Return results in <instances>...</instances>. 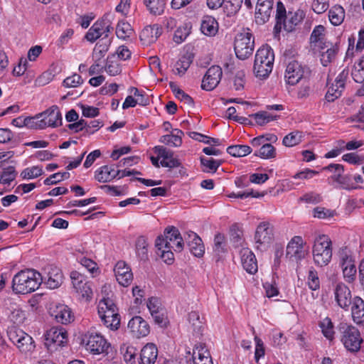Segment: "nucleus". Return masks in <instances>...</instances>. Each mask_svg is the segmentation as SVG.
Masks as SVG:
<instances>
[{"label":"nucleus","mask_w":364,"mask_h":364,"mask_svg":"<svg viewBox=\"0 0 364 364\" xmlns=\"http://www.w3.org/2000/svg\"><path fill=\"white\" fill-rule=\"evenodd\" d=\"M156 254L164 262L172 264L174 261L173 251L183 250L184 242L179 230L173 227H168L164 234L157 237L155 241Z\"/></svg>","instance_id":"1"},{"label":"nucleus","mask_w":364,"mask_h":364,"mask_svg":"<svg viewBox=\"0 0 364 364\" xmlns=\"http://www.w3.org/2000/svg\"><path fill=\"white\" fill-rule=\"evenodd\" d=\"M43 283L41 273L32 269L21 270L14 275L12 289L16 294H28L38 289Z\"/></svg>","instance_id":"2"},{"label":"nucleus","mask_w":364,"mask_h":364,"mask_svg":"<svg viewBox=\"0 0 364 364\" xmlns=\"http://www.w3.org/2000/svg\"><path fill=\"white\" fill-rule=\"evenodd\" d=\"M274 61L273 50L269 46H263L256 52L253 65L255 75L265 79L272 73Z\"/></svg>","instance_id":"3"},{"label":"nucleus","mask_w":364,"mask_h":364,"mask_svg":"<svg viewBox=\"0 0 364 364\" xmlns=\"http://www.w3.org/2000/svg\"><path fill=\"white\" fill-rule=\"evenodd\" d=\"M313 261L316 266L323 267L327 266L333 256L332 241L326 235H318L312 247Z\"/></svg>","instance_id":"4"},{"label":"nucleus","mask_w":364,"mask_h":364,"mask_svg":"<svg viewBox=\"0 0 364 364\" xmlns=\"http://www.w3.org/2000/svg\"><path fill=\"white\" fill-rule=\"evenodd\" d=\"M305 14L301 9H296V11H289L286 14V10L284 5L279 2L277 8V23L275 25V29L281 30L282 28L287 32L291 31L294 26L298 25L303 18Z\"/></svg>","instance_id":"5"},{"label":"nucleus","mask_w":364,"mask_h":364,"mask_svg":"<svg viewBox=\"0 0 364 364\" xmlns=\"http://www.w3.org/2000/svg\"><path fill=\"white\" fill-rule=\"evenodd\" d=\"M72 286L75 297L82 302H89L93 296L91 283L85 277L77 271L70 273Z\"/></svg>","instance_id":"6"},{"label":"nucleus","mask_w":364,"mask_h":364,"mask_svg":"<svg viewBox=\"0 0 364 364\" xmlns=\"http://www.w3.org/2000/svg\"><path fill=\"white\" fill-rule=\"evenodd\" d=\"M339 330L341 333V340L345 348L349 351H358L363 342L358 329L351 325L341 323Z\"/></svg>","instance_id":"7"},{"label":"nucleus","mask_w":364,"mask_h":364,"mask_svg":"<svg viewBox=\"0 0 364 364\" xmlns=\"http://www.w3.org/2000/svg\"><path fill=\"white\" fill-rule=\"evenodd\" d=\"M307 254L306 242L302 237L294 236L287 243L285 257L289 261L299 263Z\"/></svg>","instance_id":"8"},{"label":"nucleus","mask_w":364,"mask_h":364,"mask_svg":"<svg viewBox=\"0 0 364 364\" xmlns=\"http://www.w3.org/2000/svg\"><path fill=\"white\" fill-rule=\"evenodd\" d=\"M339 264L342 269L343 277L348 282H353L355 279L357 272L355 258L353 252L348 248L339 250Z\"/></svg>","instance_id":"9"},{"label":"nucleus","mask_w":364,"mask_h":364,"mask_svg":"<svg viewBox=\"0 0 364 364\" xmlns=\"http://www.w3.org/2000/svg\"><path fill=\"white\" fill-rule=\"evenodd\" d=\"M154 152L156 156H151L150 159L152 164L156 167L177 168L181 163L173 156L172 151L168 150L163 146H156L154 148Z\"/></svg>","instance_id":"10"},{"label":"nucleus","mask_w":364,"mask_h":364,"mask_svg":"<svg viewBox=\"0 0 364 364\" xmlns=\"http://www.w3.org/2000/svg\"><path fill=\"white\" fill-rule=\"evenodd\" d=\"M86 350L92 355L107 354L111 344L98 332H90L86 336Z\"/></svg>","instance_id":"11"},{"label":"nucleus","mask_w":364,"mask_h":364,"mask_svg":"<svg viewBox=\"0 0 364 364\" xmlns=\"http://www.w3.org/2000/svg\"><path fill=\"white\" fill-rule=\"evenodd\" d=\"M44 338L45 346L48 350L53 351L68 343V333L63 328L53 327L46 332Z\"/></svg>","instance_id":"12"},{"label":"nucleus","mask_w":364,"mask_h":364,"mask_svg":"<svg viewBox=\"0 0 364 364\" xmlns=\"http://www.w3.org/2000/svg\"><path fill=\"white\" fill-rule=\"evenodd\" d=\"M235 52L236 56L242 60L247 58L254 49V40L249 32L241 33L237 35L235 44Z\"/></svg>","instance_id":"13"},{"label":"nucleus","mask_w":364,"mask_h":364,"mask_svg":"<svg viewBox=\"0 0 364 364\" xmlns=\"http://www.w3.org/2000/svg\"><path fill=\"white\" fill-rule=\"evenodd\" d=\"M309 69L296 60L290 61L285 70L284 79L287 84L295 85L306 79Z\"/></svg>","instance_id":"14"},{"label":"nucleus","mask_w":364,"mask_h":364,"mask_svg":"<svg viewBox=\"0 0 364 364\" xmlns=\"http://www.w3.org/2000/svg\"><path fill=\"white\" fill-rule=\"evenodd\" d=\"M49 314L56 322L62 324H68L75 319V316L71 309L61 303L50 304Z\"/></svg>","instance_id":"15"},{"label":"nucleus","mask_w":364,"mask_h":364,"mask_svg":"<svg viewBox=\"0 0 364 364\" xmlns=\"http://www.w3.org/2000/svg\"><path fill=\"white\" fill-rule=\"evenodd\" d=\"M273 233L270 224L267 222L260 223L255 231V242L256 248L263 250L268 247L272 240Z\"/></svg>","instance_id":"16"},{"label":"nucleus","mask_w":364,"mask_h":364,"mask_svg":"<svg viewBox=\"0 0 364 364\" xmlns=\"http://www.w3.org/2000/svg\"><path fill=\"white\" fill-rule=\"evenodd\" d=\"M38 117H41V128L50 127H57L62 124V116L59 108L56 105H53L46 111L38 114Z\"/></svg>","instance_id":"17"},{"label":"nucleus","mask_w":364,"mask_h":364,"mask_svg":"<svg viewBox=\"0 0 364 364\" xmlns=\"http://www.w3.org/2000/svg\"><path fill=\"white\" fill-rule=\"evenodd\" d=\"M112 30V27L109 21L106 20L97 21L88 30L85 35V38L91 42H95L102 36H105L102 38H109L108 34Z\"/></svg>","instance_id":"18"},{"label":"nucleus","mask_w":364,"mask_h":364,"mask_svg":"<svg viewBox=\"0 0 364 364\" xmlns=\"http://www.w3.org/2000/svg\"><path fill=\"white\" fill-rule=\"evenodd\" d=\"M127 328L129 333L136 338L146 337L150 332L149 323L139 316H135L129 321Z\"/></svg>","instance_id":"19"},{"label":"nucleus","mask_w":364,"mask_h":364,"mask_svg":"<svg viewBox=\"0 0 364 364\" xmlns=\"http://www.w3.org/2000/svg\"><path fill=\"white\" fill-rule=\"evenodd\" d=\"M333 294L338 306L344 311H348L353 301L349 288L343 283H338L333 290Z\"/></svg>","instance_id":"20"},{"label":"nucleus","mask_w":364,"mask_h":364,"mask_svg":"<svg viewBox=\"0 0 364 364\" xmlns=\"http://www.w3.org/2000/svg\"><path fill=\"white\" fill-rule=\"evenodd\" d=\"M222 75L223 71L220 66L210 67L203 77L201 87L208 91L213 90L219 84Z\"/></svg>","instance_id":"21"},{"label":"nucleus","mask_w":364,"mask_h":364,"mask_svg":"<svg viewBox=\"0 0 364 364\" xmlns=\"http://www.w3.org/2000/svg\"><path fill=\"white\" fill-rule=\"evenodd\" d=\"M274 0H257L255 11V21L263 24L269 21L273 10Z\"/></svg>","instance_id":"22"},{"label":"nucleus","mask_w":364,"mask_h":364,"mask_svg":"<svg viewBox=\"0 0 364 364\" xmlns=\"http://www.w3.org/2000/svg\"><path fill=\"white\" fill-rule=\"evenodd\" d=\"M114 272L116 279L120 285L128 287L132 283L133 274L130 267L124 261L117 262Z\"/></svg>","instance_id":"23"},{"label":"nucleus","mask_w":364,"mask_h":364,"mask_svg":"<svg viewBox=\"0 0 364 364\" xmlns=\"http://www.w3.org/2000/svg\"><path fill=\"white\" fill-rule=\"evenodd\" d=\"M241 263L244 269L250 274L257 272L258 266L255 255L249 248H242L240 250Z\"/></svg>","instance_id":"24"},{"label":"nucleus","mask_w":364,"mask_h":364,"mask_svg":"<svg viewBox=\"0 0 364 364\" xmlns=\"http://www.w3.org/2000/svg\"><path fill=\"white\" fill-rule=\"evenodd\" d=\"M49 289H54L60 286L63 282V274L57 267L50 266L47 269L46 276L43 277V282Z\"/></svg>","instance_id":"25"},{"label":"nucleus","mask_w":364,"mask_h":364,"mask_svg":"<svg viewBox=\"0 0 364 364\" xmlns=\"http://www.w3.org/2000/svg\"><path fill=\"white\" fill-rule=\"evenodd\" d=\"M119 173L114 165H105L95 171V178L100 183H107L116 178Z\"/></svg>","instance_id":"26"},{"label":"nucleus","mask_w":364,"mask_h":364,"mask_svg":"<svg viewBox=\"0 0 364 364\" xmlns=\"http://www.w3.org/2000/svg\"><path fill=\"white\" fill-rule=\"evenodd\" d=\"M161 34V28L154 24L145 27L140 33V40L145 46H149L156 42Z\"/></svg>","instance_id":"27"},{"label":"nucleus","mask_w":364,"mask_h":364,"mask_svg":"<svg viewBox=\"0 0 364 364\" xmlns=\"http://www.w3.org/2000/svg\"><path fill=\"white\" fill-rule=\"evenodd\" d=\"M158 357V348L153 343H146L141 350L140 359L142 364H154Z\"/></svg>","instance_id":"28"},{"label":"nucleus","mask_w":364,"mask_h":364,"mask_svg":"<svg viewBox=\"0 0 364 364\" xmlns=\"http://www.w3.org/2000/svg\"><path fill=\"white\" fill-rule=\"evenodd\" d=\"M325 37V27L318 25L316 26L311 35V43L314 49L323 50L326 47H328L326 43L324 42Z\"/></svg>","instance_id":"29"},{"label":"nucleus","mask_w":364,"mask_h":364,"mask_svg":"<svg viewBox=\"0 0 364 364\" xmlns=\"http://www.w3.org/2000/svg\"><path fill=\"white\" fill-rule=\"evenodd\" d=\"M193 361L195 364H213L210 353L205 344L196 345L193 350Z\"/></svg>","instance_id":"30"},{"label":"nucleus","mask_w":364,"mask_h":364,"mask_svg":"<svg viewBox=\"0 0 364 364\" xmlns=\"http://www.w3.org/2000/svg\"><path fill=\"white\" fill-rule=\"evenodd\" d=\"M351 315L357 324L364 322V301L359 296H355L351 301Z\"/></svg>","instance_id":"31"},{"label":"nucleus","mask_w":364,"mask_h":364,"mask_svg":"<svg viewBox=\"0 0 364 364\" xmlns=\"http://www.w3.org/2000/svg\"><path fill=\"white\" fill-rule=\"evenodd\" d=\"M218 23L214 17L211 16L203 17L200 23V31L204 35L215 36L218 31Z\"/></svg>","instance_id":"32"},{"label":"nucleus","mask_w":364,"mask_h":364,"mask_svg":"<svg viewBox=\"0 0 364 364\" xmlns=\"http://www.w3.org/2000/svg\"><path fill=\"white\" fill-rule=\"evenodd\" d=\"M188 328L196 335L201 334L205 327L203 318H200L198 311H191L188 315Z\"/></svg>","instance_id":"33"},{"label":"nucleus","mask_w":364,"mask_h":364,"mask_svg":"<svg viewBox=\"0 0 364 364\" xmlns=\"http://www.w3.org/2000/svg\"><path fill=\"white\" fill-rule=\"evenodd\" d=\"M188 244L190 251L196 257H200L205 252V247L200 237L195 232H191L188 234Z\"/></svg>","instance_id":"34"},{"label":"nucleus","mask_w":364,"mask_h":364,"mask_svg":"<svg viewBox=\"0 0 364 364\" xmlns=\"http://www.w3.org/2000/svg\"><path fill=\"white\" fill-rule=\"evenodd\" d=\"M111 44L110 38H102L95 46L92 51V60L101 62L109 50Z\"/></svg>","instance_id":"35"},{"label":"nucleus","mask_w":364,"mask_h":364,"mask_svg":"<svg viewBox=\"0 0 364 364\" xmlns=\"http://www.w3.org/2000/svg\"><path fill=\"white\" fill-rule=\"evenodd\" d=\"M183 132L178 129L172 130L171 134L161 136L159 141L169 146L178 147L182 144Z\"/></svg>","instance_id":"36"},{"label":"nucleus","mask_w":364,"mask_h":364,"mask_svg":"<svg viewBox=\"0 0 364 364\" xmlns=\"http://www.w3.org/2000/svg\"><path fill=\"white\" fill-rule=\"evenodd\" d=\"M353 79L358 83L364 82V56L358 60L355 63L351 72ZM360 95H364V84L359 90Z\"/></svg>","instance_id":"37"},{"label":"nucleus","mask_w":364,"mask_h":364,"mask_svg":"<svg viewBox=\"0 0 364 364\" xmlns=\"http://www.w3.org/2000/svg\"><path fill=\"white\" fill-rule=\"evenodd\" d=\"M83 250L80 249H76L75 251V255L77 257V260L80 263L82 266H83L85 269H87L92 274H96L99 272V268L97 264L93 260L87 258L83 256Z\"/></svg>","instance_id":"38"},{"label":"nucleus","mask_w":364,"mask_h":364,"mask_svg":"<svg viewBox=\"0 0 364 364\" xmlns=\"http://www.w3.org/2000/svg\"><path fill=\"white\" fill-rule=\"evenodd\" d=\"M328 18L333 26L341 25L345 18L344 9L339 5L332 6L328 11Z\"/></svg>","instance_id":"39"},{"label":"nucleus","mask_w":364,"mask_h":364,"mask_svg":"<svg viewBox=\"0 0 364 364\" xmlns=\"http://www.w3.org/2000/svg\"><path fill=\"white\" fill-rule=\"evenodd\" d=\"M304 137V132L294 130L283 138L282 144L287 147H293L299 144L303 141Z\"/></svg>","instance_id":"40"},{"label":"nucleus","mask_w":364,"mask_h":364,"mask_svg":"<svg viewBox=\"0 0 364 364\" xmlns=\"http://www.w3.org/2000/svg\"><path fill=\"white\" fill-rule=\"evenodd\" d=\"M321 331L324 337L328 341H333L335 336L334 326L331 319L328 317H325L321 319L318 324Z\"/></svg>","instance_id":"41"},{"label":"nucleus","mask_w":364,"mask_h":364,"mask_svg":"<svg viewBox=\"0 0 364 364\" xmlns=\"http://www.w3.org/2000/svg\"><path fill=\"white\" fill-rule=\"evenodd\" d=\"M7 336L9 341L15 344L19 342L23 338L30 336L29 334L26 333L23 330L21 329L16 325H11L7 328Z\"/></svg>","instance_id":"42"},{"label":"nucleus","mask_w":364,"mask_h":364,"mask_svg":"<svg viewBox=\"0 0 364 364\" xmlns=\"http://www.w3.org/2000/svg\"><path fill=\"white\" fill-rule=\"evenodd\" d=\"M120 352L124 360L128 364H136V349L129 343H123L120 346Z\"/></svg>","instance_id":"43"},{"label":"nucleus","mask_w":364,"mask_h":364,"mask_svg":"<svg viewBox=\"0 0 364 364\" xmlns=\"http://www.w3.org/2000/svg\"><path fill=\"white\" fill-rule=\"evenodd\" d=\"M134 34L132 26L127 21H120L116 28L117 36L122 40L129 38Z\"/></svg>","instance_id":"44"},{"label":"nucleus","mask_w":364,"mask_h":364,"mask_svg":"<svg viewBox=\"0 0 364 364\" xmlns=\"http://www.w3.org/2000/svg\"><path fill=\"white\" fill-rule=\"evenodd\" d=\"M192 63L191 55H183L179 60L175 63L173 73L178 75H183L187 71Z\"/></svg>","instance_id":"45"},{"label":"nucleus","mask_w":364,"mask_h":364,"mask_svg":"<svg viewBox=\"0 0 364 364\" xmlns=\"http://www.w3.org/2000/svg\"><path fill=\"white\" fill-rule=\"evenodd\" d=\"M143 2L151 14L161 15L164 11V0H143Z\"/></svg>","instance_id":"46"},{"label":"nucleus","mask_w":364,"mask_h":364,"mask_svg":"<svg viewBox=\"0 0 364 364\" xmlns=\"http://www.w3.org/2000/svg\"><path fill=\"white\" fill-rule=\"evenodd\" d=\"M243 0H224L223 4V11L227 16L235 15L240 10Z\"/></svg>","instance_id":"47"},{"label":"nucleus","mask_w":364,"mask_h":364,"mask_svg":"<svg viewBox=\"0 0 364 364\" xmlns=\"http://www.w3.org/2000/svg\"><path fill=\"white\" fill-rule=\"evenodd\" d=\"M227 152L234 157H243L252 152V149L247 145H233L227 149Z\"/></svg>","instance_id":"48"},{"label":"nucleus","mask_w":364,"mask_h":364,"mask_svg":"<svg viewBox=\"0 0 364 364\" xmlns=\"http://www.w3.org/2000/svg\"><path fill=\"white\" fill-rule=\"evenodd\" d=\"M14 345L23 353H32L36 348L35 342L31 336L23 338Z\"/></svg>","instance_id":"49"},{"label":"nucleus","mask_w":364,"mask_h":364,"mask_svg":"<svg viewBox=\"0 0 364 364\" xmlns=\"http://www.w3.org/2000/svg\"><path fill=\"white\" fill-rule=\"evenodd\" d=\"M14 345L23 353H32L36 348L35 342L31 336L23 338Z\"/></svg>","instance_id":"50"},{"label":"nucleus","mask_w":364,"mask_h":364,"mask_svg":"<svg viewBox=\"0 0 364 364\" xmlns=\"http://www.w3.org/2000/svg\"><path fill=\"white\" fill-rule=\"evenodd\" d=\"M255 155L263 159H273L276 156V150L271 144L266 143L255 151Z\"/></svg>","instance_id":"51"},{"label":"nucleus","mask_w":364,"mask_h":364,"mask_svg":"<svg viewBox=\"0 0 364 364\" xmlns=\"http://www.w3.org/2000/svg\"><path fill=\"white\" fill-rule=\"evenodd\" d=\"M326 51L322 52V50H319L321 53V62L323 66H327L336 58L338 53V48L335 46H331L328 48L326 47Z\"/></svg>","instance_id":"52"},{"label":"nucleus","mask_w":364,"mask_h":364,"mask_svg":"<svg viewBox=\"0 0 364 364\" xmlns=\"http://www.w3.org/2000/svg\"><path fill=\"white\" fill-rule=\"evenodd\" d=\"M324 169L333 172V175L331 176L332 179L336 181L338 184H341L344 176L343 174L344 172V168L343 165L339 164H331L325 167Z\"/></svg>","instance_id":"53"},{"label":"nucleus","mask_w":364,"mask_h":364,"mask_svg":"<svg viewBox=\"0 0 364 364\" xmlns=\"http://www.w3.org/2000/svg\"><path fill=\"white\" fill-rule=\"evenodd\" d=\"M255 122L259 125L266 124L272 121L276 120L277 117L272 115L267 112H259L250 115Z\"/></svg>","instance_id":"54"},{"label":"nucleus","mask_w":364,"mask_h":364,"mask_svg":"<svg viewBox=\"0 0 364 364\" xmlns=\"http://www.w3.org/2000/svg\"><path fill=\"white\" fill-rule=\"evenodd\" d=\"M43 173V171L41 166H33L23 169L21 173V176L23 179H33L41 176Z\"/></svg>","instance_id":"55"},{"label":"nucleus","mask_w":364,"mask_h":364,"mask_svg":"<svg viewBox=\"0 0 364 364\" xmlns=\"http://www.w3.org/2000/svg\"><path fill=\"white\" fill-rule=\"evenodd\" d=\"M342 160L351 165L359 166L364 163V155L357 152H350L342 156Z\"/></svg>","instance_id":"56"},{"label":"nucleus","mask_w":364,"mask_h":364,"mask_svg":"<svg viewBox=\"0 0 364 364\" xmlns=\"http://www.w3.org/2000/svg\"><path fill=\"white\" fill-rule=\"evenodd\" d=\"M170 87L174 94L175 97L184 102L186 105H193L192 98L186 93H185L182 90H181L176 84L171 82Z\"/></svg>","instance_id":"57"},{"label":"nucleus","mask_w":364,"mask_h":364,"mask_svg":"<svg viewBox=\"0 0 364 364\" xmlns=\"http://www.w3.org/2000/svg\"><path fill=\"white\" fill-rule=\"evenodd\" d=\"M26 319V312L20 308L13 309L9 315V320L13 323L12 325L23 324Z\"/></svg>","instance_id":"58"},{"label":"nucleus","mask_w":364,"mask_h":364,"mask_svg":"<svg viewBox=\"0 0 364 364\" xmlns=\"http://www.w3.org/2000/svg\"><path fill=\"white\" fill-rule=\"evenodd\" d=\"M148 242L144 237H139L136 242V251L138 257L144 259L147 257Z\"/></svg>","instance_id":"59"},{"label":"nucleus","mask_w":364,"mask_h":364,"mask_svg":"<svg viewBox=\"0 0 364 364\" xmlns=\"http://www.w3.org/2000/svg\"><path fill=\"white\" fill-rule=\"evenodd\" d=\"M307 285L310 289L316 291L320 288V280L317 272L311 267L308 272Z\"/></svg>","instance_id":"60"},{"label":"nucleus","mask_w":364,"mask_h":364,"mask_svg":"<svg viewBox=\"0 0 364 364\" xmlns=\"http://www.w3.org/2000/svg\"><path fill=\"white\" fill-rule=\"evenodd\" d=\"M105 70L111 76H116L122 72L120 64L117 61L112 60L111 58H107Z\"/></svg>","instance_id":"61"},{"label":"nucleus","mask_w":364,"mask_h":364,"mask_svg":"<svg viewBox=\"0 0 364 364\" xmlns=\"http://www.w3.org/2000/svg\"><path fill=\"white\" fill-rule=\"evenodd\" d=\"M201 164L203 166V171L209 173H214L220 165V162L213 159H201Z\"/></svg>","instance_id":"62"},{"label":"nucleus","mask_w":364,"mask_h":364,"mask_svg":"<svg viewBox=\"0 0 364 364\" xmlns=\"http://www.w3.org/2000/svg\"><path fill=\"white\" fill-rule=\"evenodd\" d=\"M338 85V84L335 82L328 87L326 94V98L328 102H333L335 99L341 96L344 87H340Z\"/></svg>","instance_id":"63"},{"label":"nucleus","mask_w":364,"mask_h":364,"mask_svg":"<svg viewBox=\"0 0 364 364\" xmlns=\"http://www.w3.org/2000/svg\"><path fill=\"white\" fill-rule=\"evenodd\" d=\"M31 67L28 60L23 57L19 59V62L13 69V74L16 76H21Z\"/></svg>","instance_id":"64"}]
</instances>
